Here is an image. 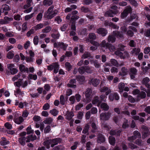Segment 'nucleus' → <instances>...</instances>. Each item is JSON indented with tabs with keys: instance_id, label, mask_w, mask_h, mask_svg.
Returning <instances> with one entry per match:
<instances>
[{
	"instance_id": "1",
	"label": "nucleus",
	"mask_w": 150,
	"mask_h": 150,
	"mask_svg": "<svg viewBox=\"0 0 150 150\" xmlns=\"http://www.w3.org/2000/svg\"><path fill=\"white\" fill-rule=\"evenodd\" d=\"M54 6L53 5L50 6L47 11V18L49 19H51L55 16L57 14L58 11L56 10H53Z\"/></svg>"
},
{
	"instance_id": "2",
	"label": "nucleus",
	"mask_w": 150,
	"mask_h": 150,
	"mask_svg": "<svg viewBox=\"0 0 150 150\" xmlns=\"http://www.w3.org/2000/svg\"><path fill=\"white\" fill-rule=\"evenodd\" d=\"M142 138L144 139L150 135V130L146 126L144 125L142 126Z\"/></svg>"
},
{
	"instance_id": "3",
	"label": "nucleus",
	"mask_w": 150,
	"mask_h": 150,
	"mask_svg": "<svg viewBox=\"0 0 150 150\" xmlns=\"http://www.w3.org/2000/svg\"><path fill=\"white\" fill-rule=\"evenodd\" d=\"M129 71L130 78L131 79H134L136 78L135 76L137 74V69L134 67H132L129 69Z\"/></svg>"
},
{
	"instance_id": "4",
	"label": "nucleus",
	"mask_w": 150,
	"mask_h": 150,
	"mask_svg": "<svg viewBox=\"0 0 150 150\" xmlns=\"http://www.w3.org/2000/svg\"><path fill=\"white\" fill-rule=\"evenodd\" d=\"M132 11V8L130 6H127L126 7L125 9L121 14V17L122 18H124L126 17L128 14L131 13Z\"/></svg>"
},
{
	"instance_id": "5",
	"label": "nucleus",
	"mask_w": 150,
	"mask_h": 150,
	"mask_svg": "<svg viewBox=\"0 0 150 150\" xmlns=\"http://www.w3.org/2000/svg\"><path fill=\"white\" fill-rule=\"evenodd\" d=\"M7 67L10 72L12 74H14L18 72V70L14 68V65L13 64H9L7 65Z\"/></svg>"
},
{
	"instance_id": "6",
	"label": "nucleus",
	"mask_w": 150,
	"mask_h": 150,
	"mask_svg": "<svg viewBox=\"0 0 150 150\" xmlns=\"http://www.w3.org/2000/svg\"><path fill=\"white\" fill-rule=\"evenodd\" d=\"M109 98L111 101H112L114 100H118L120 99V97L117 93L114 92L110 94Z\"/></svg>"
},
{
	"instance_id": "7",
	"label": "nucleus",
	"mask_w": 150,
	"mask_h": 150,
	"mask_svg": "<svg viewBox=\"0 0 150 150\" xmlns=\"http://www.w3.org/2000/svg\"><path fill=\"white\" fill-rule=\"evenodd\" d=\"M100 91L101 93L105 92V94L106 96L110 94L111 92V89L110 88L106 86L100 87Z\"/></svg>"
},
{
	"instance_id": "8",
	"label": "nucleus",
	"mask_w": 150,
	"mask_h": 150,
	"mask_svg": "<svg viewBox=\"0 0 150 150\" xmlns=\"http://www.w3.org/2000/svg\"><path fill=\"white\" fill-rule=\"evenodd\" d=\"M117 10H109L105 12L104 15L105 16L112 17L113 16V15L117 14Z\"/></svg>"
},
{
	"instance_id": "9",
	"label": "nucleus",
	"mask_w": 150,
	"mask_h": 150,
	"mask_svg": "<svg viewBox=\"0 0 150 150\" xmlns=\"http://www.w3.org/2000/svg\"><path fill=\"white\" fill-rule=\"evenodd\" d=\"M96 32L98 33L101 34L103 36H105L108 33L107 30L103 28H100L97 29Z\"/></svg>"
},
{
	"instance_id": "10",
	"label": "nucleus",
	"mask_w": 150,
	"mask_h": 150,
	"mask_svg": "<svg viewBox=\"0 0 150 150\" xmlns=\"http://www.w3.org/2000/svg\"><path fill=\"white\" fill-rule=\"evenodd\" d=\"M1 9L2 10V13H4V14L6 15L8 14V11L10 10V8L8 5L5 4L2 6Z\"/></svg>"
},
{
	"instance_id": "11",
	"label": "nucleus",
	"mask_w": 150,
	"mask_h": 150,
	"mask_svg": "<svg viewBox=\"0 0 150 150\" xmlns=\"http://www.w3.org/2000/svg\"><path fill=\"white\" fill-rule=\"evenodd\" d=\"M150 81V79L148 77H145L144 78L142 81V83L145 85L146 87L147 88H150V85L148 83Z\"/></svg>"
},
{
	"instance_id": "12",
	"label": "nucleus",
	"mask_w": 150,
	"mask_h": 150,
	"mask_svg": "<svg viewBox=\"0 0 150 150\" xmlns=\"http://www.w3.org/2000/svg\"><path fill=\"white\" fill-rule=\"evenodd\" d=\"M100 80L96 78L92 79L89 81V83L92 84L93 86H97L99 83Z\"/></svg>"
},
{
	"instance_id": "13",
	"label": "nucleus",
	"mask_w": 150,
	"mask_h": 150,
	"mask_svg": "<svg viewBox=\"0 0 150 150\" xmlns=\"http://www.w3.org/2000/svg\"><path fill=\"white\" fill-rule=\"evenodd\" d=\"M121 131L119 129H112L110 130V134L111 135L115 136H120Z\"/></svg>"
},
{
	"instance_id": "14",
	"label": "nucleus",
	"mask_w": 150,
	"mask_h": 150,
	"mask_svg": "<svg viewBox=\"0 0 150 150\" xmlns=\"http://www.w3.org/2000/svg\"><path fill=\"white\" fill-rule=\"evenodd\" d=\"M26 142H29L30 141H33L37 139V137L35 135L32 134L26 137Z\"/></svg>"
},
{
	"instance_id": "15",
	"label": "nucleus",
	"mask_w": 150,
	"mask_h": 150,
	"mask_svg": "<svg viewBox=\"0 0 150 150\" xmlns=\"http://www.w3.org/2000/svg\"><path fill=\"white\" fill-rule=\"evenodd\" d=\"M51 141L52 144H51V146L53 147L54 145L60 143L61 141V139L60 138H58L51 139Z\"/></svg>"
},
{
	"instance_id": "16",
	"label": "nucleus",
	"mask_w": 150,
	"mask_h": 150,
	"mask_svg": "<svg viewBox=\"0 0 150 150\" xmlns=\"http://www.w3.org/2000/svg\"><path fill=\"white\" fill-rule=\"evenodd\" d=\"M13 120L16 123L19 125L23 122L24 119L22 117L20 116L18 117H14Z\"/></svg>"
},
{
	"instance_id": "17",
	"label": "nucleus",
	"mask_w": 150,
	"mask_h": 150,
	"mask_svg": "<svg viewBox=\"0 0 150 150\" xmlns=\"http://www.w3.org/2000/svg\"><path fill=\"white\" fill-rule=\"evenodd\" d=\"M76 81L75 79L71 80L69 83L67 84V86L69 87H71L75 88L76 87V85H74V83H76Z\"/></svg>"
},
{
	"instance_id": "18",
	"label": "nucleus",
	"mask_w": 150,
	"mask_h": 150,
	"mask_svg": "<svg viewBox=\"0 0 150 150\" xmlns=\"http://www.w3.org/2000/svg\"><path fill=\"white\" fill-rule=\"evenodd\" d=\"M105 141V139L102 134H99L97 140V142L98 143H101L104 142Z\"/></svg>"
},
{
	"instance_id": "19",
	"label": "nucleus",
	"mask_w": 150,
	"mask_h": 150,
	"mask_svg": "<svg viewBox=\"0 0 150 150\" xmlns=\"http://www.w3.org/2000/svg\"><path fill=\"white\" fill-rule=\"evenodd\" d=\"M91 125L92 128V132L94 133L97 131L98 130V127L94 122H91Z\"/></svg>"
},
{
	"instance_id": "20",
	"label": "nucleus",
	"mask_w": 150,
	"mask_h": 150,
	"mask_svg": "<svg viewBox=\"0 0 150 150\" xmlns=\"http://www.w3.org/2000/svg\"><path fill=\"white\" fill-rule=\"evenodd\" d=\"M27 140L26 137H21L18 139L19 143L22 146H24L25 144V142Z\"/></svg>"
},
{
	"instance_id": "21",
	"label": "nucleus",
	"mask_w": 150,
	"mask_h": 150,
	"mask_svg": "<svg viewBox=\"0 0 150 150\" xmlns=\"http://www.w3.org/2000/svg\"><path fill=\"white\" fill-rule=\"evenodd\" d=\"M100 107L101 108L105 111H108L109 108V105L105 103H101Z\"/></svg>"
},
{
	"instance_id": "22",
	"label": "nucleus",
	"mask_w": 150,
	"mask_h": 150,
	"mask_svg": "<svg viewBox=\"0 0 150 150\" xmlns=\"http://www.w3.org/2000/svg\"><path fill=\"white\" fill-rule=\"evenodd\" d=\"M53 69H54V72L55 73H57L59 69V65L57 63L55 62L53 63Z\"/></svg>"
},
{
	"instance_id": "23",
	"label": "nucleus",
	"mask_w": 150,
	"mask_h": 150,
	"mask_svg": "<svg viewBox=\"0 0 150 150\" xmlns=\"http://www.w3.org/2000/svg\"><path fill=\"white\" fill-rule=\"evenodd\" d=\"M140 51V49L139 48L134 47L131 51V53L132 54L137 55Z\"/></svg>"
},
{
	"instance_id": "24",
	"label": "nucleus",
	"mask_w": 150,
	"mask_h": 150,
	"mask_svg": "<svg viewBox=\"0 0 150 150\" xmlns=\"http://www.w3.org/2000/svg\"><path fill=\"white\" fill-rule=\"evenodd\" d=\"M89 57L90 58H93V57L91 55L90 53L88 52H85L83 55L82 56L81 58L82 59H85Z\"/></svg>"
},
{
	"instance_id": "25",
	"label": "nucleus",
	"mask_w": 150,
	"mask_h": 150,
	"mask_svg": "<svg viewBox=\"0 0 150 150\" xmlns=\"http://www.w3.org/2000/svg\"><path fill=\"white\" fill-rule=\"evenodd\" d=\"M113 34L114 36H115L118 38H122L124 36L122 33L117 31H113Z\"/></svg>"
},
{
	"instance_id": "26",
	"label": "nucleus",
	"mask_w": 150,
	"mask_h": 150,
	"mask_svg": "<svg viewBox=\"0 0 150 150\" xmlns=\"http://www.w3.org/2000/svg\"><path fill=\"white\" fill-rule=\"evenodd\" d=\"M115 37L113 35H109L108 38V41L109 42H114L115 41Z\"/></svg>"
},
{
	"instance_id": "27",
	"label": "nucleus",
	"mask_w": 150,
	"mask_h": 150,
	"mask_svg": "<svg viewBox=\"0 0 150 150\" xmlns=\"http://www.w3.org/2000/svg\"><path fill=\"white\" fill-rule=\"evenodd\" d=\"M19 69L21 71L26 72L28 73L29 71L28 69L23 64H21L19 66Z\"/></svg>"
},
{
	"instance_id": "28",
	"label": "nucleus",
	"mask_w": 150,
	"mask_h": 150,
	"mask_svg": "<svg viewBox=\"0 0 150 150\" xmlns=\"http://www.w3.org/2000/svg\"><path fill=\"white\" fill-rule=\"evenodd\" d=\"M128 72L127 69L125 67H122L121 69V71L120 72L121 76H125L126 75Z\"/></svg>"
},
{
	"instance_id": "29",
	"label": "nucleus",
	"mask_w": 150,
	"mask_h": 150,
	"mask_svg": "<svg viewBox=\"0 0 150 150\" xmlns=\"http://www.w3.org/2000/svg\"><path fill=\"white\" fill-rule=\"evenodd\" d=\"M74 116V113L72 112H67L66 115V118L69 120H70Z\"/></svg>"
},
{
	"instance_id": "30",
	"label": "nucleus",
	"mask_w": 150,
	"mask_h": 150,
	"mask_svg": "<svg viewBox=\"0 0 150 150\" xmlns=\"http://www.w3.org/2000/svg\"><path fill=\"white\" fill-rule=\"evenodd\" d=\"M52 28L49 26L45 27L42 30V32L43 33H49L52 30Z\"/></svg>"
},
{
	"instance_id": "31",
	"label": "nucleus",
	"mask_w": 150,
	"mask_h": 150,
	"mask_svg": "<svg viewBox=\"0 0 150 150\" xmlns=\"http://www.w3.org/2000/svg\"><path fill=\"white\" fill-rule=\"evenodd\" d=\"M85 72L86 73L91 74L93 72V71L92 69V67L89 66H85Z\"/></svg>"
},
{
	"instance_id": "32",
	"label": "nucleus",
	"mask_w": 150,
	"mask_h": 150,
	"mask_svg": "<svg viewBox=\"0 0 150 150\" xmlns=\"http://www.w3.org/2000/svg\"><path fill=\"white\" fill-rule=\"evenodd\" d=\"M53 121V119L51 117H48L46 118L45 120L43 122L44 123L50 125L51 124Z\"/></svg>"
},
{
	"instance_id": "33",
	"label": "nucleus",
	"mask_w": 150,
	"mask_h": 150,
	"mask_svg": "<svg viewBox=\"0 0 150 150\" xmlns=\"http://www.w3.org/2000/svg\"><path fill=\"white\" fill-rule=\"evenodd\" d=\"M92 103L93 104H96L98 103V106L100 105V102L99 101V98L98 96H95L94 97L92 100Z\"/></svg>"
},
{
	"instance_id": "34",
	"label": "nucleus",
	"mask_w": 150,
	"mask_h": 150,
	"mask_svg": "<svg viewBox=\"0 0 150 150\" xmlns=\"http://www.w3.org/2000/svg\"><path fill=\"white\" fill-rule=\"evenodd\" d=\"M53 2L52 0H44L43 4L44 6H50L52 4Z\"/></svg>"
},
{
	"instance_id": "35",
	"label": "nucleus",
	"mask_w": 150,
	"mask_h": 150,
	"mask_svg": "<svg viewBox=\"0 0 150 150\" xmlns=\"http://www.w3.org/2000/svg\"><path fill=\"white\" fill-rule=\"evenodd\" d=\"M100 120H103L104 121L108 120L107 117L105 113L104 112H102L100 114Z\"/></svg>"
},
{
	"instance_id": "36",
	"label": "nucleus",
	"mask_w": 150,
	"mask_h": 150,
	"mask_svg": "<svg viewBox=\"0 0 150 150\" xmlns=\"http://www.w3.org/2000/svg\"><path fill=\"white\" fill-rule=\"evenodd\" d=\"M109 142L111 145L114 146L115 143V138L113 137L110 136L109 138Z\"/></svg>"
},
{
	"instance_id": "37",
	"label": "nucleus",
	"mask_w": 150,
	"mask_h": 150,
	"mask_svg": "<svg viewBox=\"0 0 150 150\" xmlns=\"http://www.w3.org/2000/svg\"><path fill=\"white\" fill-rule=\"evenodd\" d=\"M44 26V24L43 23H40L34 26V28L36 30H37L42 28Z\"/></svg>"
},
{
	"instance_id": "38",
	"label": "nucleus",
	"mask_w": 150,
	"mask_h": 150,
	"mask_svg": "<svg viewBox=\"0 0 150 150\" xmlns=\"http://www.w3.org/2000/svg\"><path fill=\"white\" fill-rule=\"evenodd\" d=\"M67 45L65 44L64 43L62 42H58V46L62 48L64 50H66V48L67 47Z\"/></svg>"
},
{
	"instance_id": "39",
	"label": "nucleus",
	"mask_w": 150,
	"mask_h": 150,
	"mask_svg": "<svg viewBox=\"0 0 150 150\" xmlns=\"http://www.w3.org/2000/svg\"><path fill=\"white\" fill-rule=\"evenodd\" d=\"M51 141V139L47 140L43 143V144L46 147L47 149H49L50 147V145L52 144Z\"/></svg>"
},
{
	"instance_id": "40",
	"label": "nucleus",
	"mask_w": 150,
	"mask_h": 150,
	"mask_svg": "<svg viewBox=\"0 0 150 150\" xmlns=\"http://www.w3.org/2000/svg\"><path fill=\"white\" fill-rule=\"evenodd\" d=\"M92 93L91 89L88 88L85 91V96L87 97H90L91 94Z\"/></svg>"
},
{
	"instance_id": "41",
	"label": "nucleus",
	"mask_w": 150,
	"mask_h": 150,
	"mask_svg": "<svg viewBox=\"0 0 150 150\" xmlns=\"http://www.w3.org/2000/svg\"><path fill=\"white\" fill-rule=\"evenodd\" d=\"M146 96V93L145 92L142 91L140 92L137 96L138 97L140 98L141 99L144 98Z\"/></svg>"
},
{
	"instance_id": "42",
	"label": "nucleus",
	"mask_w": 150,
	"mask_h": 150,
	"mask_svg": "<svg viewBox=\"0 0 150 150\" xmlns=\"http://www.w3.org/2000/svg\"><path fill=\"white\" fill-rule=\"evenodd\" d=\"M111 64L112 65L118 67L119 66V64L117 60L115 59H111L110 61Z\"/></svg>"
},
{
	"instance_id": "43",
	"label": "nucleus",
	"mask_w": 150,
	"mask_h": 150,
	"mask_svg": "<svg viewBox=\"0 0 150 150\" xmlns=\"http://www.w3.org/2000/svg\"><path fill=\"white\" fill-rule=\"evenodd\" d=\"M65 65L66 69L68 71H70L72 67L69 62H66Z\"/></svg>"
},
{
	"instance_id": "44",
	"label": "nucleus",
	"mask_w": 150,
	"mask_h": 150,
	"mask_svg": "<svg viewBox=\"0 0 150 150\" xmlns=\"http://www.w3.org/2000/svg\"><path fill=\"white\" fill-rule=\"evenodd\" d=\"M102 128L106 130H109L110 128V127L107 123H103L101 125Z\"/></svg>"
},
{
	"instance_id": "45",
	"label": "nucleus",
	"mask_w": 150,
	"mask_h": 150,
	"mask_svg": "<svg viewBox=\"0 0 150 150\" xmlns=\"http://www.w3.org/2000/svg\"><path fill=\"white\" fill-rule=\"evenodd\" d=\"M89 39L91 40H95L96 38V35L93 33H91L88 35Z\"/></svg>"
},
{
	"instance_id": "46",
	"label": "nucleus",
	"mask_w": 150,
	"mask_h": 150,
	"mask_svg": "<svg viewBox=\"0 0 150 150\" xmlns=\"http://www.w3.org/2000/svg\"><path fill=\"white\" fill-rule=\"evenodd\" d=\"M89 128V125L88 124H86L82 131V133L83 134L86 133L88 132Z\"/></svg>"
},
{
	"instance_id": "47",
	"label": "nucleus",
	"mask_w": 150,
	"mask_h": 150,
	"mask_svg": "<svg viewBox=\"0 0 150 150\" xmlns=\"http://www.w3.org/2000/svg\"><path fill=\"white\" fill-rule=\"evenodd\" d=\"M125 87V84L124 83H121L119 84L118 88L120 90V92H122L123 91Z\"/></svg>"
},
{
	"instance_id": "48",
	"label": "nucleus",
	"mask_w": 150,
	"mask_h": 150,
	"mask_svg": "<svg viewBox=\"0 0 150 150\" xmlns=\"http://www.w3.org/2000/svg\"><path fill=\"white\" fill-rule=\"evenodd\" d=\"M2 139L3 140L0 142V144L1 145L4 146L9 143V142L6 140L5 138H2Z\"/></svg>"
},
{
	"instance_id": "49",
	"label": "nucleus",
	"mask_w": 150,
	"mask_h": 150,
	"mask_svg": "<svg viewBox=\"0 0 150 150\" xmlns=\"http://www.w3.org/2000/svg\"><path fill=\"white\" fill-rule=\"evenodd\" d=\"M50 112L54 116H57L58 113V111L56 109H53L50 111Z\"/></svg>"
},
{
	"instance_id": "50",
	"label": "nucleus",
	"mask_w": 150,
	"mask_h": 150,
	"mask_svg": "<svg viewBox=\"0 0 150 150\" xmlns=\"http://www.w3.org/2000/svg\"><path fill=\"white\" fill-rule=\"evenodd\" d=\"M134 136L136 139L138 138H140L141 135L140 133L138 131H135L133 133Z\"/></svg>"
},
{
	"instance_id": "51",
	"label": "nucleus",
	"mask_w": 150,
	"mask_h": 150,
	"mask_svg": "<svg viewBox=\"0 0 150 150\" xmlns=\"http://www.w3.org/2000/svg\"><path fill=\"white\" fill-rule=\"evenodd\" d=\"M76 77L77 81L80 82H83L85 80V77L83 76H76Z\"/></svg>"
},
{
	"instance_id": "52",
	"label": "nucleus",
	"mask_w": 150,
	"mask_h": 150,
	"mask_svg": "<svg viewBox=\"0 0 150 150\" xmlns=\"http://www.w3.org/2000/svg\"><path fill=\"white\" fill-rule=\"evenodd\" d=\"M78 71L80 74H83L85 72V67L82 66L79 67Z\"/></svg>"
},
{
	"instance_id": "53",
	"label": "nucleus",
	"mask_w": 150,
	"mask_h": 150,
	"mask_svg": "<svg viewBox=\"0 0 150 150\" xmlns=\"http://www.w3.org/2000/svg\"><path fill=\"white\" fill-rule=\"evenodd\" d=\"M27 131V134H29L31 133H33L34 132V130L32 129L30 126H28L26 129Z\"/></svg>"
},
{
	"instance_id": "54",
	"label": "nucleus",
	"mask_w": 150,
	"mask_h": 150,
	"mask_svg": "<svg viewBox=\"0 0 150 150\" xmlns=\"http://www.w3.org/2000/svg\"><path fill=\"white\" fill-rule=\"evenodd\" d=\"M81 11L85 13L91 12V11L88 8L84 6L81 7Z\"/></svg>"
},
{
	"instance_id": "55",
	"label": "nucleus",
	"mask_w": 150,
	"mask_h": 150,
	"mask_svg": "<svg viewBox=\"0 0 150 150\" xmlns=\"http://www.w3.org/2000/svg\"><path fill=\"white\" fill-rule=\"evenodd\" d=\"M114 54L115 55L119 56L122 59V57H122V52H121L119 50H117L115 52Z\"/></svg>"
},
{
	"instance_id": "56",
	"label": "nucleus",
	"mask_w": 150,
	"mask_h": 150,
	"mask_svg": "<svg viewBox=\"0 0 150 150\" xmlns=\"http://www.w3.org/2000/svg\"><path fill=\"white\" fill-rule=\"evenodd\" d=\"M39 42V38L37 35L35 36L33 38V42L34 44L37 45L38 44Z\"/></svg>"
},
{
	"instance_id": "57",
	"label": "nucleus",
	"mask_w": 150,
	"mask_h": 150,
	"mask_svg": "<svg viewBox=\"0 0 150 150\" xmlns=\"http://www.w3.org/2000/svg\"><path fill=\"white\" fill-rule=\"evenodd\" d=\"M51 130V126L50 125H47L44 129V132L45 133H49Z\"/></svg>"
},
{
	"instance_id": "58",
	"label": "nucleus",
	"mask_w": 150,
	"mask_h": 150,
	"mask_svg": "<svg viewBox=\"0 0 150 150\" xmlns=\"http://www.w3.org/2000/svg\"><path fill=\"white\" fill-rule=\"evenodd\" d=\"M123 54L122 55V59H125L126 58H128L129 57V55L127 52L125 51L123 52H122Z\"/></svg>"
},
{
	"instance_id": "59",
	"label": "nucleus",
	"mask_w": 150,
	"mask_h": 150,
	"mask_svg": "<svg viewBox=\"0 0 150 150\" xmlns=\"http://www.w3.org/2000/svg\"><path fill=\"white\" fill-rule=\"evenodd\" d=\"M14 54L13 51L9 52L7 54V57L9 59H12L14 57Z\"/></svg>"
},
{
	"instance_id": "60",
	"label": "nucleus",
	"mask_w": 150,
	"mask_h": 150,
	"mask_svg": "<svg viewBox=\"0 0 150 150\" xmlns=\"http://www.w3.org/2000/svg\"><path fill=\"white\" fill-rule=\"evenodd\" d=\"M65 100L64 96L62 95L60 97V104L62 105H64L65 103Z\"/></svg>"
},
{
	"instance_id": "61",
	"label": "nucleus",
	"mask_w": 150,
	"mask_h": 150,
	"mask_svg": "<svg viewBox=\"0 0 150 150\" xmlns=\"http://www.w3.org/2000/svg\"><path fill=\"white\" fill-rule=\"evenodd\" d=\"M34 13H33L30 14L26 15L25 17V21H28V20L32 18L34 15Z\"/></svg>"
},
{
	"instance_id": "62",
	"label": "nucleus",
	"mask_w": 150,
	"mask_h": 150,
	"mask_svg": "<svg viewBox=\"0 0 150 150\" xmlns=\"http://www.w3.org/2000/svg\"><path fill=\"white\" fill-rule=\"evenodd\" d=\"M101 45L102 47H104L106 48L108 47V45H109V44L108 43H106L105 40L103 41L101 44Z\"/></svg>"
},
{
	"instance_id": "63",
	"label": "nucleus",
	"mask_w": 150,
	"mask_h": 150,
	"mask_svg": "<svg viewBox=\"0 0 150 150\" xmlns=\"http://www.w3.org/2000/svg\"><path fill=\"white\" fill-rule=\"evenodd\" d=\"M37 76L36 75H33L32 74H29L28 78L30 79H33L34 80H36L37 79Z\"/></svg>"
},
{
	"instance_id": "64",
	"label": "nucleus",
	"mask_w": 150,
	"mask_h": 150,
	"mask_svg": "<svg viewBox=\"0 0 150 150\" xmlns=\"http://www.w3.org/2000/svg\"><path fill=\"white\" fill-rule=\"evenodd\" d=\"M54 21L57 22L58 24H59L62 22V20L60 16H58L55 17Z\"/></svg>"
}]
</instances>
